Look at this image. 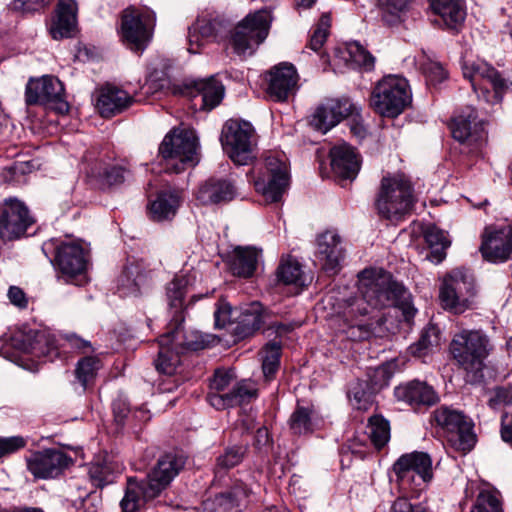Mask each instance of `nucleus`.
Here are the masks:
<instances>
[{
    "instance_id": "1",
    "label": "nucleus",
    "mask_w": 512,
    "mask_h": 512,
    "mask_svg": "<svg viewBox=\"0 0 512 512\" xmlns=\"http://www.w3.org/2000/svg\"><path fill=\"white\" fill-rule=\"evenodd\" d=\"M358 291L359 296L347 300L343 311L346 320L370 315L374 310L390 306L401 310L407 322L416 314L411 294L384 270L365 269L361 271L358 275Z\"/></svg>"
},
{
    "instance_id": "2",
    "label": "nucleus",
    "mask_w": 512,
    "mask_h": 512,
    "mask_svg": "<svg viewBox=\"0 0 512 512\" xmlns=\"http://www.w3.org/2000/svg\"><path fill=\"white\" fill-rule=\"evenodd\" d=\"M182 457L163 455L143 481L128 478L125 495L120 502L122 512H136L146 501L157 497L183 468Z\"/></svg>"
},
{
    "instance_id": "3",
    "label": "nucleus",
    "mask_w": 512,
    "mask_h": 512,
    "mask_svg": "<svg viewBox=\"0 0 512 512\" xmlns=\"http://www.w3.org/2000/svg\"><path fill=\"white\" fill-rule=\"evenodd\" d=\"M413 203V188L405 175L383 177L376 199V208L381 217L398 222L411 211Z\"/></svg>"
},
{
    "instance_id": "4",
    "label": "nucleus",
    "mask_w": 512,
    "mask_h": 512,
    "mask_svg": "<svg viewBox=\"0 0 512 512\" xmlns=\"http://www.w3.org/2000/svg\"><path fill=\"white\" fill-rule=\"evenodd\" d=\"M491 350L490 339L481 330L464 329L456 333L450 343L454 360L466 372L475 375L484 368V360Z\"/></svg>"
},
{
    "instance_id": "5",
    "label": "nucleus",
    "mask_w": 512,
    "mask_h": 512,
    "mask_svg": "<svg viewBox=\"0 0 512 512\" xmlns=\"http://www.w3.org/2000/svg\"><path fill=\"white\" fill-rule=\"evenodd\" d=\"M198 140L190 129H174L159 146V153L166 161V170L180 173L198 163Z\"/></svg>"
},
{
    "instance_id": "6",
    "label": "nucleus",
    "mask_w": 512,
    "mask_h": 512,
    "mask_svg": "<svg viewBox=\"0 0 512 512\" xmlns=\"http://www.w3.org/2000/svg\"><path fill=\"white\" fill-rule=\"evenodd\" d=\"M273 17L269 10L261 9L246 15L234 28L231 43L240 56H251L269 34Z\"/></svg>"
},
{
    "instance_id": "7",
    "label": "nucleus",
    "mask_w": 512,
    "mask_h": 512,
    "mask_svg": "<svg viewBox=\"0 0 512 512\" xmlns=\"http://www.w3.org/2000/svg\"><path fill=\"white\" fill-rule=\"evenodd\" d=\"M410 102L408 81L396 75H388L381 79L374 87L370 98L372 108L386 117L398 116Z\"/></svg>"
},
{
    "instance_id": "8",
    "label": "nucleus",
    "mask_w": 512,
    "mask_h": 512,
    "mask_svg": "<svg viewBox=\"0 0 512 512\" xmlns=\"http://www.w3.org/2000/svg\"><path fill=\"white\" fill-rule=\"evenodd\" d=\"M462 71L464 77L470 81L477 97L487 103H500L504 92L509 89V85L498 71L485 61L465 60Z\"/></svg>"
},
{
    "instance_id": "9",
    "label": "nucleus",
    "mask_w": 512,
    "mask_h": 512,
    "mask_svg": "<svg viewBox=\"0 0 512 512\" xmlns=\"http://www.w3.org/2000/svg\"><path fill=\"white\" fill-rule=\"evenodd\" d=\"M475 294L473 276L467 270L457 268L444 277L439 298L444 309L461 314L473 307Z\"/></svg>"
},
{
    "instance_id": "10",
    "label": "nucleus",
    "mask_w": 512,
    "mask_h": 512,
    "mask_svg": "<svg viewBox=\"0 0 512 512\" xmlns=\"http://www.w3.org/2000/svg\"><path fill=\"white\" fill-rule=\"evenodd\" d=\"M255 131L243 120L229 119L221 133V144L229 158L238 165H247L253 158Z\"/></svg>"
},
{
    "instance_id": "11",
    "label": "nucleus",
    "mask_w": 512,
    "mask_h": 512,
    "mask_svg": "<svg viewBox=\"0 0 512 512\" xmlns=\"http://www.w3.org/2000/svg\"><path fill=\"white\" fill-rule=\"evenodd\" d=\"M436 423L447 432L448 442L463 453L471 451L476 443L473 424L462 412L442 406L433 413Z\"/></svg>"
},
{
    "instance_id": "12",
    "label": "nucleus",
    "mask_w": 512,
    "mask_h": 512,
    "mask_svg": "<svg viewBox=\"0 0 512 512\" xmlns=\"http://www.w3.org/2000/svg\"><path fill=\"white\" fill-rule=\"evenodd\" d=\"M25 102L27 105H43L59 114L69 110L64 99V86L59 79L52 76L30 79L26 85Z\"/></svg>"
},
{
    "instance_id": "13",
    "label": "nucleus",
    "mask_w": 512,
    "mask_h": 512,
    "mask_svg": "<svg viewBox=\"0 0 512 512\" xmlns=\"http://www.w3.org/2000/svg\"><path fill=\"white\" fill-rule=\"evenodd\" d=\"M397 481L403 487L420 488L432 477V460L425 452L414 451L402 455L393 465Z\"/></svg>"
},
{
    "instance_id": "14",
    "label": "nucleus",
    "mask_w": 512,
    "mask_h": 512,
    "mask_svg": "<svg viewBox=\"0 0 512 512\" xmlns=\"http://www.w3.org/2000/svg\"><path fill=\"white\" fill-rule=\"evenodd\" d=\"M266 172L255 181V188L267 201L278 202L289 185V172L284 155L273 153L266 157Z\"/></svg>"
},
{
    "instance_id": "15",
    "label": "nucleus",
    "mask_w": 512,
    "mask_h": 512,
    "mask_svg": "<svg viewBox=\"0 0 512 512\" xmlns=\"http://www.w3.org/2000/svg\"><path fill=\"white\" fill-rule=\"evenodd\" d=\"M155 16L150 11L140 12L127 8L123 12L121 34L123 40L135 52L143 51L152 38Z\"/></svg>"
},
{
    "instance_id": "16",
    "label": "nucleus",
    "mask_w": 512,
    "mask_h": 512,
    "mask_svg": "<svg viewBox=\"0 0 512 512\" xmlns=\"http://www.w3.org/2000/svg\"><path fill=\"white\" fill-rule=\"evenodd\" d=\"M357 110L358 105L349 98L329 100L316 108L311 115L310 125L315 130L325 134Z\"/></svg>"
},
{
    "instance_id": "17",
    "label": "nucleus",
    "mask_w": 512,
    "mask_h": 512,
    "mask_svg": "<svg viewBox=\"0 0 512 512\" xmlns=\"http://www.w3.org/2000/svg\"><path fill=\"white\" fill-rule=\"evenodd\" d=\"M34 220L23 202L9 199L0 217V238L11 241L23 236Z\"/></svg>"
},
{
    "instance_id": "18",
    "label": "nucleus",
    "mask_w": 512,
    "mask_h": 512,
    "mask_svg": "<svg viewBox=\"0 0 512 512\" xmlns=\"http://www.w3.org/2000/svg\"><path fill=\"white\" fill-rule=\"evenodd\" d=\"M54 265L66 282L82 277L87 267V257L81 244L63 242L56 249Z\"/></svg>"
},
{
    "instance_id": "19",
    "label": "nucleus",
    "mask_w": 512,
    "mask_h": 512,
    "mask_svg": "<svg viewBox=\"0 0 512 512\" xmlns=\"http://www.w3.org/2000/svg\"><path fill=\"white\" fill-rule=\"evenodd\" d=\"M12 347L40 358L48 356L54 350V342L50 335L45 332L18 334L9 341L0 339L1 356L10 358Z\"/></svg>"
},
{
    "instance_id": "20",
    "label": "nucleus",
    "mask_w": 512,
    "mask_h": 512,
    "mask_svg": "<svg viewBox=\"0 0 512 512\" xmlns=\"http://www.w3.org/2000/svg\"><path fill=\"white\" fill-rule=\"evenodd\" d=\"M298 74L290 63H280L270 69L267 75V94L278 102L286 101L298 88Z\"/></svg>"
},
{
    "instance_id": "21",
    "label": "nucleus",
    "mask_w": 512,
    "mask_h": 512,
    "mask_svg": "<svg viewBox=\"0 0 512 512\" xmlns=\"http://www.w3.org/2000/svg\"><path fill=\"white\" fill-rule=\"evenodd\" d=\"M174 92L190 97H201V108L210 111L222 101L224 86L211 76L207 79L186 81L182 87H175Z\"/></svg>"
},
{
    "instance_id": "22",
    "label": "nucleus",
    "mask_w": 512,
    "mask_h": 512,
    "mask_svg": "<svg viewBox=\"0 0 512 512\" xmlns=\"http://www.w3.org/2000/svg\"><path fill=\"white\" fill-rule=\"evenodd\" d=\"M70 458L57 449H46L27 458L28 470L37 478L58 476L69 465Z\"/></svg>"
},
{
    "instance_id": "23",
    "label": "nucleus",
    "mask_w": 512,
    "mask_h": 512,
    "mask_svg": "<svg viewBox=\"0 0 512 512\" xmlns=\"http://www.w3.org/2000/svg\"><path fill=\"white\" fill-rule=\"evenodd\" d=\"M254 493L251 484L242 480H235L229 490L217 494L213 499L203 502L205 512L227 511L230 509H241L245 507Z\"/></svg>"
},
{
    "instance_id": "24",
    "label": "nucleus",
    "mask_w": 512,
    "mask_h": 512,
    "mask_svg": "<svg viewBox=\"0 0 512 512\" xmlns=\"http://www.w3.org/2000/svg\"><path fill=\"white\" fill-rule=\"evenodd\" d=\"M316 258L321 268L328 274H336L340 270V263L344 259L345 250L341 237L335 231H325L316 239Z\"/></svg>"
},
{
    "instance_id": "25",
    "label": "nucleus",
    "mask_w": 512,
    "mask_h": 512,
    "mask_svg": "<svg viewBox=\"0 0 512 512\" xmlns=\"http://www.w3.org/2000/svg\"><path fill=\"white\" fill-rule=\"evenodd\" d=\"M480 251L484 259L500 263L507 261L512 254V227L499 230H486Z\"/></svg>"
},
{
    "instance_id": "26",
    "label": "nucleus",
    "mask_w": 512,
    "mask_h": 512,
    "mask_svg": "<svg viewBox=\"0 0 512 512\" xmlns=\"http://www.w3.org/2000/svg\"><path fill=\"white\" fill-rule=\"evenodd\" d=\"M451 131L455 140L467 145L480 143L485 138L484 123L478 120L475 110L471 107H467L454 117Z\"/></svg>"
},
{
    "instance_id": "27",
    "label": "nucleus",
    "mask_w": 512,
    "mask_h": 512,
    "mask_svg": "<svg viewBox=\"0 0 512 512\" xmlns=\"http://www.w3.org/2000/svg\"><path fill=\"white\" fill-rule=\"evenodd\" d=\"M158 342L159 352L154 361L155 368L160 373L172 375L180 363L177 348L184 345L180 340V329L171 327L169 332L160 336Z\"/></svg>"
},
{
    "instance_id": "28",
    "label": "nucleus",
    "mask_w": 512,
    "mask_h": 512,
    "mask_svg": "<svg viewBox=\"0 0 512 512\" xmlns=\"http://www.w3.org/2000/svg\"><path fill=\"white\" fill-rule=\"evenodd\" d=\"M257 396L255 384L250 380H235L232 389L225 394L209 393L207 396L210 405L218 410L234 407L249 402Z\"/></svg>"
},
{
    "instance_id": "29",
    "label": "nucleus",
    "mask_w": 512,
    "mask_h": 512,
    "mask_svg": "<svg viewBox=\"0 0 512 512\" xmlns=\"http://www.w3.org/2000/svg\"><path fill=\"white\" fill-rule=\"evenodd\" d=\"M190 284L191 280L186 274H178L167 285L166 295L172 315L170 320V326L172 328L180 329L185 320L183 312L184 297Z\"/></svg>"
},
{
    "instance_id": "30",
    "label": "nucleus",
    "mask_w": 512,
    "mask_h": 512,
    "mask_svg": "<svg viewBox=\"0 0 512 512\" xmlns=\"http://www.w3.org/2000/svg\"><path fill=\"white\" fill-rule=\"evenodd\" d=\"M331 168L335 175L342 179L353 180L359 172L360 161L354 149L346 144H340L330 150Z\"/></svg>"
},
{
    "instance_id": "31",
    "label": "nucleus",
    "mask_w": 512,
    "mask_h": 512,
    "mask_svg": "<svg viewBox=\"0 0 512 512\" xmlns=\"http://www.w3.org/2000/svg\"><path fill=\"white\" fill-rule=\"evenodd\" d=\"M395 397L411 406H431L437 403L438 396L433 387L425 382L414 380L395 388Z\"/></svg>"
},
{
    "instance_id": "32",
    "label": "nucleus",
    "mask_w": 512,
    "mask_h": 512,
    "mask_svg": "<svg viewBox=\"0 0 512 512\" xmlns=\"http://www.w3.org/2000/svg\"><path fill=\"white\" fill-rule=\"evenodd\" d=\"M134 101L126 91L113 86L103 88L97 100L101 116L109 118L127 109Z\"/></svg>"
},
{
    "instance_id": "33",
    "label": "nucleus",
    "mask_w": 512,
    "mask_h": 512,
    "mask_svg": "<svg viewBox=\"0 0 512 512\" xmlns=\"http://www.w3.org/2000/svg\"><path fill=\"white\" fill-rule=\"evenodd\" d=\"M269 316V312L259 302L246 305L237 317L236 335L241 338L252 335L266 323Z\"/></svg>"
},
{
    "instance_id": "34",
    "label": "nucleus",
    "mask_w": 512,
    "mask_h": 512,
    "mask_svg": "<svg viewBox=\"0 0 512 512\" xmlns=\"http://www.w3.org/2000/svg\"><path fill=\"white\" fill-rule=\"evenodd\" d=\"M234 196L235 187L230 181L215 178L201 185L196 194L197 200L204 205L230 201Z\"/></svg>"
},
{
    "instance_id": "35",
    "label": "nucleus",
    "mask_w": 512,
    "mask_h": 512,
    "mask_svg": "<svg viewBox=\"0 0 512 512\" xmlns=\"http://www.w3.org/2000/svg\"><path fill=\"white\" fill-rule=\"evenodd\" d=\"M261 250L255 247H236L229 258V266L234 275L251 277L258 264Z\"/></svg>"
},
{
    "instance_id": "36",
    "label": "nucleus",
    "mask_w": 512,
    "mask_h": 512,
    "mask_svg": "<svg viewBox=\"0 0 512 512\" xmlns=\"http://www.w3.org/2000/svg\"><path fill=\"white\" fill-rule=\"evenodd\" d=\"M180 205V198L176 192H161L149 205L150 217L155 221L171 219L175 216Z\"/></svg>"
},
{
    "instance_id": "37",
    "label": "nucleus",
    "mask_w": 512,
    "mask_h": 512,
    "mask_svg": "<svg viewBox=\"0 0 512 512\" xmlns=\"http://www.w3.org/2000/svg\"><path fill=\"white\" fill-rule=\"evenodd\" d=\"M424 239L431 250L427 257L440 263L446 257L445 251L451 244L446 233L435 225H428L424 230Z\"/></svg>"
},
{
    "instance_id": "38",
    "label": "nucleus",
    "mask_w": 512,
    "mask_h": 512,
    "mask_svg": "<svg viewBox=\"0 0 512 512\" xmlns=\"http://www.w3.org/2000/svg\"><path fill=\"white\" fill-rule=\"evenodd\" d=\"M431 7L449 28H456L465 18L461 0H432Z\"/></svg>"
},
{
    "instance_id": "39",
    "label": "nucleus",
    "mask_w": 512,
    "mask_h": 512,
    "mask_svg": "<svg viewBox=\"0 0 512 512\" xmlns=\"http://www.w3.org/2000/svg\"><path fill=\"white\" fill-rule=\"evenodd\" d=\"M101 367L102 363L100 359L95 356H86L77 362L74 373L82 391H85L94 383L97 373Z\"/></svg>"
},
{
    "instance_id": "40",
    "label": "nucleus",
    "mask_w": 512,
    "mask_h": 512,
    "mask_svg": "<svg viewBox=\"0 0 512 512\" xmlns=\"http://www.w3.org/2000/svg\"><path fill=\"white\" fill-rule=\"evenodd\" d=\"M288 425L290 431L295 435L312 433L316 426L313 411L309 408L298 406L291 414Z\"/></svg>"
},
{
    "instance_id": "41",
    "label": "nucleus",
    "mask_w": 512,
    "mask_h": 512,
    "mask_svg": "<svg viewBox=\"0 0 512 512\" xmlns=\"http://www.w3.org/2000/svg\"><path fill=\"white\" fill-rule=\"evenodd\" d=\"M366 433L373 445L377 449H381L390 439L389 422L382 416H371L366 427Z\"/></svg>"
},
{
    "instance_id": "42",
    "label": "nucleus",
    "mask_w": 512,
    "mask_h": 512,
    "mask_svg": "<svg viewBox=\"0 0 512 512\" xmlns=\"http://www.w3.org/2000/svg\"><path fill=\"white\" fill-rule=\"evenodd\" d=\"M277 276L285 284L304 286L306 281L301 265L290 257L282 260L277 269Z\"/></svg>"
},
{
    "instance_id": "43",
    "label": "nucleus",
    "mask_w": 512,
    "mask_h": 512,
    "mask_svg": "<svg viewBox=\"0 0 512 512\" xmlns=\"http://www.w3.org/2000/svg\"><path fill=\"white\" fill-rule=\"evenodd\" d=\"M347 63L352 68H360L370 71L374 68L375 58L359 43L351 42L346 47Z\"/></svg>"
},
{
    "instance_id": "44",
    "label": "nucleus",
    "mask_w": 512,
    "mask_h": 512,
    "mask_svg": "<svg viewBox=\"0 0 512 512\" xmlns=\"http://www.w3.org/2000/svg\"><path fill=\"white\" fill-rule=\"evenodd\" d=\"M440 344V332L434 326L423 330L419 340L409 347L410 353L414 356H424Z\"/></svg>"
},
{
    "instance_id": "45",
    "label": "nucleus",
    "mask_w": 512,
    "mask_h": 512,
    "mask_svg": "<svg viewBox=\"0 0 512 512\" xmlns=\"http://www.w3.org/2000/svg\"><path fill=\"white\" fill-rule=\"evenodd\" d=\"M247 452V444H237L228 447L223 454L217 458L216 472L223 469H230L242 462Z\"/></svg>"
},
{
    "instance_id": "46",
    "label": "nucleus",
    "mask_w": 512,
    "mask_h": 512,
    "mask_svg": "<svg viewBox=\"0 0 512 512\" xmlns=\"http://www.w3.org/2000/svg\"><path fill=\"white\" fill-rule=\"evenodd\" d=\"M281 354L280 343L273 341L268 343L263 351L262 370L267 379H271L279 368Z\"/></svg>"
},
{
    "instance_id": "47",
    "label": "nucleus",
    "mask_w": 512,
    "mask_h": 512,
    "mask_svg": "<svg viewBox=\"0 0 512 512\" xmlns=\"http://www.w3.org/2000/svg\"><path fill=\"white\" fill-rule=\"evenodd\" d=\"M94 173L103 186L119 185L129 175V171L120 165H107Z\"/></svg>"
},
{
    "instance_id": "48",
    "label": "nucleus",
    "mask_w": 512,
    "mask_h": 512,
    "mask_svg": "<svg viewBox=\"0 0 512 512\" xmlns=\"http://www.w3.org/2000/svg\"><path fill=\"white\" fill-rule=\"evenodd\" d=\"M348 396L352 405L358 410H367L372 404V393L365 381L352 384Z\"/></svg>"
},
{
    "instance_id": "49",
    "label": "nucleus",
    "mask_w": 512,
    "mask_h": 512,
    "mask_svg": "<svg viewBox=\"0 0 512 512\" xmlns=\"http://www.w3.org/2000/svg\"><path fill=\"white\" fill-rule=\"evenodd\" d=\"M236 375L233 369H217L210 382V393L225 394V390L231 388L236 380Z\"/></svg>"
},
{
    "instance_id": "50",
    "label": "nucleus",
    "mask_w": 512,
    "mask_h": 512,
    "mask_svg": "<svg viewBox=\"0 0 512 512\" xmlns=\"http://www.w3.org/2000/svg\"><path fill=\"white\" fill-rule=\"evenodd\" d=\"M412 0H383V19L390 25L401 21V14L405 12Z\"/></svg>"
},
{
    "instance_id": "51",
    "label": "nucleus",
    "mask_w": 512,
    "mask_h": 512,
    "mask_svg": "<svg viewBox=\"0 0 512 512\" xmlns=\"http://www.w3.org/2000/svg\"><path fill=\"white\" fill-rule=\"evenodd\" d=\"M330 23H331V19H330L329 14L324 13L321 16L319 23L317 25V28L313 32V35L311 36V39H310L309 45L313 51H318L325 43L326 38L328 36Z\"/></svg>"
},
{
    "instance_id": "52",
    "label": "nucleus",
    "mask_w": 512,
    "mask_h": 512,
    "mask_svg": "<svg viewBox=\"0 0 512 512\" xmlns=\"http://www.w3.org/2000/svg\"><path fill=\"white\" fill-rule=\"evenodd\" d=\"M471 512H502L499 500L490 492H481Z\"/></svg>"
},
{
    "instance_id": "53",
    "label": "nucleus",
    "mask_w": 512,
    "mask_h": 512,
    "mask_svg": "<svg viewBox=\"0 0 512 512\" xmlns=\"http://www.w3.org/2000/svg\"><path fill=\"white\" fill-rule=\"evenodd\" d=\"M489 405L492 408H497L501 405L512 404V387L510 386H497L495 387L489 397Z\"/></svg>"
},
{
    "instance_id": "54",
    "label": "nucleus",
    "mask_w": 512,
    "mask_h": 512,
    "mask_svg": "<svg viewBox=\"0 0 512 512\" xmlns=\"http://www.w3.org/2000/svg\"><path fill=\"white\" fill-rule=\"evenodd\" d=\"M26 445V441L21 436L0 438V458L12 454Z\"/></svg>"
},
{
    "instance_id": "55",
    "label": "nucleus",
    "mask_w": 512,
    "mask_h": 512,
    "mask_svg": "<svg viewBox=\"0 0 512 512\" xmlns=\"http://www.w3.org/2000/svg\"><path fill=\"white\" fill-rule=\"evenodd\" d=\"M422 69L428 81L432 83H440L446 78V72L438 62L429 61L422 65Z\"/></svg>"
},
{
    "instance_id": "56",
    "label": "nucleus",
    "mask_w": 512,
    "mask_h": 512,
    "mask_svg": "<svg viewBox=\"0 0 512 512\" xmlns=\"http://www.w3.org/2000/svg\"><path fill=\"white\" fill-rule=\"evenodd\" d=\"M232 315L233 310L230 304L221 302L214 312L215 326L218 328H224L228 323L231 322Z\"/></svg>"
},
{
    "instance_id": "57",
    "label": "nucleus",
    "mask_w": 512,
    "mask_h": 512,
    "mask_svg": "<svg viewBox=\"0 0 512 512\" xmlns=\"http://www.w3.org/2000/svg\"><path fill=\"white\" fill-rule=\"evenodd\" d=\"M114 419L118 424H123L128 414L130 406L126 398L119 396L112 404Z\"/></svg>"
},
{
    "instance_id": "58",
    "label": "nucleus",
    "mask_w": 512,
    "mask_h": 512,
    "mask_svg": "<svg viewBox=\"0 0 512 512\" xmlns=\"http://www.w3.org/2000/svg\"><path fill=\"white\" fill-rule=\"evenodd\" d=\"M347 334L353 340H364L372 334L370 324L355 323L349 326Z\"/></svg>"
},
{
    "instance_id": "59",
    "label": "nucleus",
    "mask_w": 512,
    "mask_h": 512,
    "mask_svg": "<svg viewBox=\"0 0 512 512\" xmlns=\"http://www.w3.org/2000/svg\"><path fill=\"white\" fill-rule=\"evenodd\" d=\"M193 25L194 29L198 30L202 38H215V28L213 22H211V18H199Z\"/></svg>"
},
{
    "instance_id": "60",
    "label": "nucleus",
    "mask_w": 512,
    "mask_h": 512,
    "mask_svg": "<svg viewBox=\"0 0 512 512\" xmlns=\"http://www.w3.org/2000/svg\"><path fill=\"white\" fill-rule=\"evenodd\" d=\"M360 109H361V107L358 106L357 112H355L353 115L349 116L351 118L350 122H349V126H350L351 133L355 137H357L358 139H363L367 134V130H366L365 126L363 125L362 120L360 118V114H359Z\"/></svg>"
},
{
    "instance_id": "61",
    "label": "nucleus",
    "mask_w": 512,
    "mask_h": 512,
    "mask_svg": "<svg viewBox=\"0 0 512 512\" xmlns=\"http://www.w3.org/2000/svg\"><path fill=\"white\" fill-rule=\"evenodd\" d=\"M206 38H202L198 30L194 29V25L189 27L188 31V51L192 54H196L199 52L200 48L203 46Z\"/></svg>"
},
{
    "instance_id": "62",
    "label": "nucleus",
    "mask_w": 512,
    "mask_h": 512,
    "mask_svg": "<svg viewBox=\"0 0 512 512\" xmlns=\"http://www.w3.org/2000/svg\"><path fill=\"white\" fill-rule=\"evenodd\" d=\"M391 512H426V510L419 505H412L408 499L400 497L394 501Z\"/></svg>"
},
{
    "instance_id": "63",
    "label": "nucleus",
    "mask_w": 512,
    "mask_h": 512,
    "mask_svg": "<svg viewBox=\"0 0 512 512\" xmlns=\"http://www.w3.org/2000/svg\"><path fill=\"white\" fill-rule=\"evenodd\" d=\"M8 298L10 302L19 307V308H25L27 306V298L22 289H20L17 286H11L8 290Z\"/></svg>"
},
{
    "instance_id": "64",
    "label": "nucleus",
    "mask_w": 512,
    "mask_h": 512,
    "mask_svg": "<svg viewBox=\"0 0 512 512\" xmlns=\"http://www.w3.org/2000/svg\"><path fill=\"white\" fill-rule=\"evenodd\" d=\"M90 475L95 481H97L99 486L105 485L111 481L106 468L99 465L91 467Z\"/></svg>"
}]
</instances>
